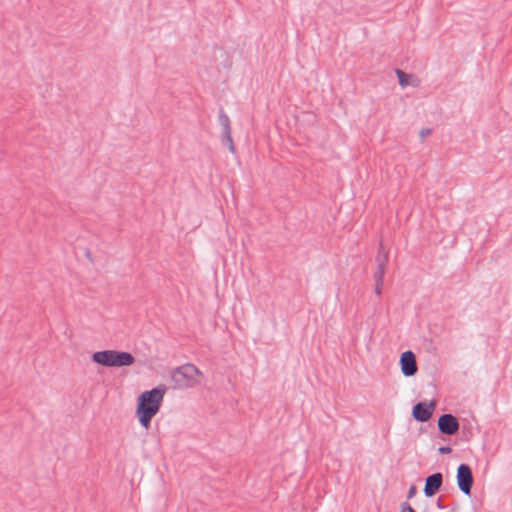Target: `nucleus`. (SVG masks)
Instances as JSON below:
<instances>
[{
  "label": "nucleus",
  "mask_w": 512,
  "mask_h": 512,
  "mask_svg": "<svg viewBox=\"0 0 512 512\" xmlns=\"http://www.w3.org/2000/svg\"><path fill=\"white\" fill-rule=\"evenodd\" d=\"M443 484V475L440 472L429 475L425 480L424 495L426 497L434 496Z\"/></svg>",
  "instance_id": "8"
},
{
  "label": "nucleus",
  "mask_w": 512,
  "mask_h": 512,
  "mask_svg": "<svg viewBox=\"0 0 512 512\" xmlns=\"http://www.w3.org/2000/svg\"><path fill=\"white\" fill-rule=\"evenodd\" d=\"M401 372L406 377L414 376L417 373V362L415 354L408 350L401 354L400 357Z\"/></svg>",
  "instance_id": "5"
},
{
  "label": "nucleus",
  "mask_w": 512,
  "mask_h": 512,
  "mask_svg": "<svg viewBox=\"0 0 512 512\" xmlns=\"http://www.w3.org/2000/svg\"><path fill=\"white\" fill-rule=\"evenodd\" d=\"M222 142H223V144L228 146V149L231 153H233V154L235 153V147H234L231 131H229L228 134H227V132H222Z\"/></svg>",
  "instance_id": "11"
},
{
  "label": "nucleus",
  "mask_w": 512,
  "mask_h": 512,
  "mask_svg": "<svg viewBox=\"0 0 512 512\" xmlns=\"http://www.w3.org/2000/svg\"><path fill=\"white\" fill-rule=\"evenodd\" d=\"M375 289H374V292L377 296H380L381 293H382V286H383V282H375Z\"/></svg>",
  "instance_id": "14"
},
{
  "label": "nucleus",
  "mask_w": 512,
  "mask_h": 512,
  "mask_svg": "<svg viewBox=\"0 0 512 512\" xmlns=\"http://www.w3.org/2000/svg\"><path fill=\"white\" fill-rule=\"evenodd\" d=\"M219 123L222 128V132L228 133L231 131L230 119L228 115L223 111V109H220L219 111Z\"/></svg>",
  "instance_id": "10"
},
{
  "label": "nucleus",
  "mask_w": 512,
  "mask_h": 512,
  "mask_svg": "<svg viewBox=\"0 0 512 512\" xmlns=\"http://www.w3.org/2000/svg\"><path fill=\"white\" fill-rule=\"evenodd\" d=\"M401 512H415V510L411 507L408 502H403L401 504Z\"/></svg>",
  "instance_id": "13"
},
{
  "label": "nucleus",
  "mask_w": 512,
  "mask_h": 512,
  "mask_svg": "<svg viewBox=\"0 0 512 512\" xmlns=\"http://www.w3.org/2000/svg\"><path fill=\"white\" fill-rule=\"evenodd\" d=\"M201 372L193 364L182 365L172 371L171 380L177 389H187L196 386L199 381L197 376Z\"/></svg>",
  "instance_id": "3"
},
{
  "label": "nucleus",
  "mask_w": 512,
  "mask_h": 512,
  "mask_svg": "<svg viewBox=\"0 0 512 512\" xmlns=\"http://www.w3.org/2000/svg\"><path fill=\"white\" fill-rule=\"evenodd\" d=\"M387 261H388V254H387V252L384 251L383 245L381 244L379 252L376 256L377 268L373 275L375 282H383Z\"/></svg>",
  "instance_id": "9"
},
{
  "label": "nucleus",
  "mask_w": 512,
  "mask_h": 512,
  "mask_svg": "<svg viewBox=\"0 0 512 512\" xmlns=\"http://www.w3.org/2000/svg\"><path fill=\"white\" fill-rule=\"evenodd\" d=\"M436 505H437V507H438V508H440V509H443V508H444V506H443V504H442V502H441V499H440V498L437 500Z\"/></svg>",
  "instance_id": "18"
},
{
  "label": "nucleus",
  "mask_w": 512,
  "mask_h": 512,
  "mask_svg": "<svg viewBox=\"0 0 512 512\" xmlns=\"http://www.w3.org/2000/svg\"><path fill=\"white\" fill-rule=\"evenodd\" d=\"M457 485L459 490L466 496L471 495V489L473 486V474L468 464H460L457 468Z\"/></svg>",
  "instance_id": "4"
},
{
  "label": "nucleus",
  "mask_w": 512,
  "mask_h": 512,
  "mask_svg": "<svg viewBox=\"0 0 512 512\" xmlns=\"http://www.w3.org/2000/svg\"><path fill=\"white\" fill-rule=\"evenodd\" d=\"M438 429L442 434L454 435L459 430L458 419L452 414H443L438 419Z\"/></svg>",
  "instance_id": "7"
},
{
  "label": "nucleus",
  "mask_w": 512,
  "mask_h": 512,
  "mask_svg": "<svg viewBox=\"0 0 512 512\" xmlns=\"http://www.w3.org/2000/svg\"><path fill=\"white\" fill-rule=\"evenodd\" d=\"M435 406L436 403L434 401H431L430 403L419 402L414 405L412 409V416L419 422H426L431 418L435 410Z\"/></svg>",
  "instance_id": "6"
},
{
  "label": "nucleus",
  "mask_w": 512,
  "mask_h": 512,
  "mask_svg": "<svg viewBox=\"0 0 512 512\" xmlns=\"http://www.w3.org/2000/svg\"><path fill=\"white\" fill-rule=\"evenodd\" d=\"M92 361L105 367L130 366L135 362L134 356L125 351L103 350L92 354Z\"/></svg>",
  "instance_id": "2"
},
{
  "label": "nucleus",
  "mask_w": 512,
  "mask_h": 512,
  "mask_svg": "<svg viewBox=\"0 0 512 512\" xmlns=\"http://www.w3.org/2000/svg\"><path fill=\"white\" fill-rule=\"evenodd\" d=\"M430 134H431V129H422L420 131V137L422 140H424Z\"/></svg>",
  "instance_id": "17"
},
{
  "label": "nucleus",
  "mask_w": 512,
  "mask_h": 512,
  "mask_svg": "<svg viewBox=\"0 0 512 512\" xmlns=\"http://www.w3.org/2000/svg\"><path fill=\"white\" fill-rule=\"evenodd\" d=\"M165 392L166 387L160 385L140 394L138 398L136 415L138 417L139 423L144 428L147 429L149 427L151 419L158 413Z\"/></svg>",
  "instance_id": "1"
},
{
  "label": "nucleus",
  "mask_w": 512,
  "mask_h": 512,
  "mask_svg": "<svg viewBox=\"0 0 512 512\" xmlns=\"http://www.w3.org/2000/svg\"><path fill=\"white\" fill-rule=\"evenodd\" d=\"M451 451H452V449L449 446H441L438 448V452L440 454H449V453H451Z\"/></svg>",
  "instance_id": "15"
},
{
  "label": "nucleus",
  "mask_w": 512,
  "mask_h": 512,
  "mask_svg": "<svg viewBox=\"0 0 512 512\" xmlns=\"http://www.w3.org/2000/svg\"><path fill=\"white\" fill-rule=\"evenodd\" d=\"M416 492H417L416 486L412 485V486L409 488V490H408L407 498H409V499H410V498L414 497V496H415V494H416Z\"/></svg>",
  "instance_id": "16"
},
{
  "label": "nucleus",
  "mask_w": 512,
  "mask_h": 512,
  "mask_svg": "<svg viewBox=\"0 0 512 512\" xmlns=\"http://www.w3.org/2000/svg\"><path fill=\"white\" fill-rule=\"evenodd\" d=\"M396 74H397V77H398V80H399V85L402 86V87H406L409 83H408V75L403 72L402 70H396Z\"/></svg>",
  "instance_id": "12"
}]
</instances>
